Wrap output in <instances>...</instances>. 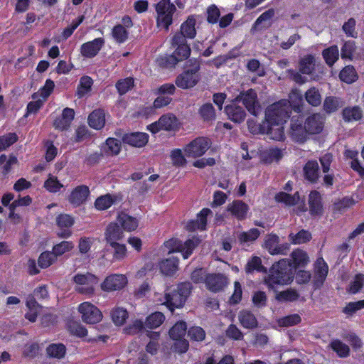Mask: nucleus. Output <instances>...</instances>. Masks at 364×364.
I'll return each instance as SVG.
<instances>
[{"instance_id":"f257e3e1","label":"nucleus","mask_w":364,"mask_h":364,"mask_svg":"<svg viewBox=\"0 0 364 364\" xmlns=\"http://www.w3.org/2000/svg\"><path fill=\"white\" fill-rule=\"evenodd\" d=\"M291 261L282 259L274 264L264 282L269 289L275 291L279 286L289 284L293 279L291 266L294 269L304 267L310 262L307 253L300 249L294 250L291 254Z\"/></svg>"},{"instance_id":"f03ea898","label":"nucleus","mask_w":364,"mask_h":364,"mask_svg":"<svg viewBox=\"0 0 364 364\" xmlns=\"http://www.w3.org/2000/svg\"><path fill=\"white\" fill-rule=\"evenodd\" d=\"M289 102L282 100L268 106L265 109V119L272 128L270 134L273 140L284 139V124L290 117Z\"/></svg>"},{"instance_id":"7ed1b4c3","label":"nucleus","mask_w":364,"mask_h":364,"mask_svg":"<svg viewBox=\"0 0 364 364\" xmlns=\"http://www.w3.org/2000/svg\"><path fill=\"white\" fill-rule=\"evenodd\" d=\"M191 289L190 283H181L178 285L171 294H166L164 299H159L158 301L161 304L166 305L171 311H173L175 308H181L184 305L187 297L190 294Z\"/></svg>"},{"instance_id":"20e7f679","label":"nucleus","mask_w":364,"mask_h":364,"mask_svg":"<svg viewBox=\"0 0 364 364\" xmlns=\"http://www.w3.org/2000/svg\"><path fill=\"white\" fill-rule=\"evenodd\" d=\"M155 9L157 26L168 31L173 22V15L176 11L175 4L170 0H160L156 4Z\"/></svg>"},{"instance_id":"39448f33","label":"nucleus","mask_w":364,"mask_h":364,"mask_svg":"<svg viewBox=\"0 0 364 364\" xmlns=\"http://www.w3.org/2000/svg\"><path fill=\"white\" fill-rule=\"evenodd\" d=\"M211 141L205 136H198L186 144L183 151L188 158L203 156L211 146Z\"/></svg>"},{"instance_id":"423d86ee","label":"nucleus","mask_w":364,"mask_h":364,"mask_svg":"<svg viewBox=\"0 0 364 364\" xmlns=\"http://www.w3.org/2000/svg\"><path fill=\"white\" fill-rule=\"evenodd\" d=\"M73 281L75 284V290L80 294L87 296L94 294L95 287L99 282L97 277L90 273L77 274L73 277Z\"/></svg>"},{"instance_id":"0eeeda50","label":"nucleus","mask_w":364,"mask_h":364,"mask_svg":"<svg viewBox=\"0 0 364 364\" xmlns=\"http://www.w3.org/2000/svg\"><path fill=\"white\" fill-rule=\"evenodd\" d=\"M199 242L200 240L195 237L188 240L184 243L176 239H172L167 241L166 245L170 248L169 252H181L183 257L187 259Z\"/></svg>"},{"instance_id":"6e6552de","label":"nucleus","mask_w":364,"mask_h":364,"mask_svg":"<svg viewBox=\"0 0 364 364\" xmlns=\"http://www.w3.org/2000/svg\"><path fill=\"white\" fill-rule=\"evenodd\" d=\"M77 309L81 314L82 320L87 323L95 324L102 319V314L100 310L90 302L80 304Z\"/></svg>"},{"instance_id":"1a4fd4ad","label":"nucleus","mask_w":364,"mask_h":364,"mask_svg":"<svg viewBox=\"0 0 364 364\" xmlns=\"http://www.w3.org/2000/svg\"><path fill=\"white\" fill-rule=\"evenodd\" d=\"M199 64L195 60L193 68L178 75L176 79V85L182 89H188L196 85L199 80L198 71Z\"/></svg>"},{"instance_id":"9d476101","label":"nucleus","mask_w":364,"mask_h":364,"mask_svg":"<svg viewBox=\"0 0 364 364\" xmlns=\"http://www.w3.org/2000/svg\"><path fill=\"white\" fill-rule=\"evenodd\" d=\"M178 126L176 117L173 114H164L158 121L149 124L147 129L155 134L161 130L171 131L175 129Z\"/></svg>"},{"instance_id":"9b49d317","label":"nucleus","mask_w":364,"mask_h":364,"mask_svg":"<svg viewBox=\"0 0 364 364\" xmlns=\"http://www.w3.org/2000/svg\"><path fill=\"white\" fill-rule=\"evenodd\" d=\"M128 280L122 274H112L107 276L101 284V289L105 291H119L126 287Z\"/></svg>"},{"instance_id":"f8f14e48","label":"nucleus","mask_w":364,"mask_h":364,"mask_svg":"<svg viewBox=\"0 0 364 364\" xmlns=\"http://www.w3.org/2000/svg\"><path fill=\"white\" fill-rule=\"evenodd\" d=\"M239 97L236 98L238 100ZM240 100H241L252 114L257 116L261 112V105L257 100V93L252 89H250L247 91L241 93L240 95Z\"/></svg>"},{"instance_id":"ddd939ff","label":"nucleus","mask_w":364,"mask_h":364,"mask_svg":"<svg viewBox=\"0 0 364 364\" xmlns=\"http://www.w3.org/2000/svg\"><path fill=\"white\" fill-rule=\"evenodd\" d=\"M275 200L279 203H284L287 206L296 205L295 210L297 213L306 210L304 201L301 200L299 194L297 192L294 195L280 192L275 196Z\"/></svg>"},{"instance_id":"4468645a","label":"nucleus","mask_w":364,"mask_h":364,"mask_svg":"<svg viewBox=\"0 0 364 364\" xmlns=\"http://www.w3.org/2000/svg\"><path fill=\"white\" fill-rule=\"evenodd\" d=\"M290 134L295 141L302 143L307 139L310 134L307 131L306 124H303L302 119L297 117L291 119Z\"/></svg>"},{"instance_id":"2eb2a0df","label":"nucleus","mask_w":364,"mask_h":364,"mask_svg":"<svg viewBox=\"0 0 364 364\" xmlns=\"http://www.w3.org/2000/svg\"><path fill=\"white\" fill-rule=\"evenodd\" d=\"M172 45L177 46L171 58L176 61H181L187 58L191 53V49L186 43V40L180 34H175L172 39Z\"/></svg>"},{"instance_id":"dca6fc26","label":"nucleus","mask_w":364,"mask_h":364,"mask_svg":"<svg viewBox=\"0 0 364 364\" xmlns=\"http://www.w3.org/2000/svg\"><path fill=\"white\" fill-rule=\"evenodd\" d=\"M264 247L271 255H284L289 250L287 243L279 244V237L277 235L271 234L266 236Z\"/></svg>"},{"instance_id":"f3484780","label":"nucleus","mask_w":364,"mask_h":364,"mask_svg":"<svg viewBox=\"0 0 364 364\" xmlns=\"http://www.w3.org/2000/svg\"><path fill=\"white\" fill-rule=\"evenodd\" d=\"M104 43L102 38L85 43L80 47V53L85 58H93L99 53Z\"/></svg>"},{"instance_id":"a211bd4d","label":"nucleus","mask_w":364,"mask_h":364,"mask_svg":"<svg viewBox=\"0 0 364 364\" xmlns=\"http://www.w3.org/2000/svg\"><path fill=\"white\" fill-rule=\"evenodd\" d=\"M207 288L212 291L222 290L228 284L226 277L220 274H208L205 279Z\"/></svg>"},{"instance_id":"6ab92c4d","label":"nucleus","mask_w":364,"mask_h":364,"mask_svg":"<svg viewBox=\"0 0 364 364\" xmlns=\"http://www.w3.org/2000/svg\"><path fill=\"white\" fill-rule=\"evenodd\" d=\"M123 142L134 147H143L149 141V135L144 132L126 134L122 138Z\"/></svg>"},{"instance_id":"aec40b11","label":"nucleus","mask_w":364,"mask_h":364,"mask_svg":"<svg viewBox=\"0 0 364 364\" xmlns=\"http://www.w3.org/2000/svg\"><path fill=\"white\" fill-rule=\"evenodd\" d=\"M324 118L320 114H314L308 117L305 121L307 131L311 134L321 132L323 127Z\"/></svg>"},{"instance_id":"412c9836","label":"nucleus","mask_w":364,"mask_h":364,"mask_svg":"<svg viewBox=\"0 0 364 364\" xmlns=\"http://www.w3.org/2000/svg\"><path fill=\"white\" fill-rule=\"evenodd\" d=\"M90 191L86 186L76 187L69 197V201L75 206H79L87 200Z\"/></svg>"},{"instance_id":"4be33fe9","label":"nucleus","mask_w":364,"mask_h":364,"mask_svg":"<svg viewBox=\"0 0 364 364\" xmlns=\"http://www.w3.org/2000/svg\"><path fill=\"white\" fill-rule=\"evenodd\" d=\"M249 210L248 205L242 200H234L227 207V211L238 220H243L246 218Z\"/></svg>"},{"instance_id":"5701e85b","label":"nucleus","mask_w":364,"mask_h":364,"mask_svg":"<svg viewBox=\"0 0 364 364\" xmlns=\"http://www.w3.org/2000/svg\"><path fill=\"white\" fill-rule=\"evenodd\" d=\"M210 213L211 210L210 209H202L198 214L197 219L196 220L190 221L187 224L186 228L191 231L196 230H205L207 224V217Z\"/></svg>"},{"instance_id":"b1692460","label":"nucleus","mask_w":364,"mask_h":364,"mask_svg":"<svg viewBox=\"0 0 364 364\" xmlns=\"http://www.w3.org/2000/svg\"><path fill=\"white\" fill-rule=\"evenodd\" d=\"M247 127L249 131L253 134H266L271 139H273V136L270 134L272 131V128L269 126V124L267 123L266 119L262 122V123H257L253 119H249L247 121Z\"/></svg>"},{"instance_id":"393cba45","label":"nucleus","mask_w":364,"mask_h":364,"mask_svg":"<svg viewBox=\"0 0 364 364\" xmlns=\"http://www.w3.org/2000/svg\"><path fill=\"white\" fill-rule=\"evenodd\" d=\"M26 305L28 311L26 314V318L31 322H35L38 315L41 313L42 307L36 302L35 298L29 295L26 298Z\"/></svg>"},{"instance_id":"a878e982","label":"nucleus","mask_w":364,"mask_h":364,"mask_svg":"<svg viewBox=\"0 0 364 364\" xmlns=\"http://www.w3.org/2000/svg\"><path fill=\"white\" fill-rule=\"evenodd\" d=\"M105 237L108 244L118 242L124 237L123 231L117 223H110L105 231Z\"/></svg>"},{"instance_id":"bb28decb","label":"nucleus","mask_w":364,"mask_h":364,"mask_svg":"<svg viewBox=\"0 0 364 364\" xmlns=\"http://www.w3.org/2000/svg\"><path fill=\"white\" fill-rule=\"evenodd\" d=\"M328 272V267L322 257L318 258L314 264V277L316 282L323 284Z\"/></svg>"},{"instance_id":"cd10ccee","label":"nucleus","mask_w":364,"mask_h":364,"mask_svg":"<svg viewBox=\"0 0 364 364\" xmlns=\"http://www.w3.org/2000/svg\"><path fill=\"white\" fill-rule=\"evenodd\" d=\"M225 112L230 120L237 123L242 122L246 116L244 109L235 104L226 106Z\"/></svg>"},{"instance_id":"c85d7f7f","label":"nucleus","mask_w":364,"mask_h":364,"mask_svg":"<svg viewBox=\"0 0 364 364\" xmlns=\"http://www.w3.org/2000/svg\"><path fill=\"white\" fill-rule=\"evenodd\" d=\"M89 125L95 129H101L105 124V113L102 109L93 111L88 117Z\"/></svg>"},{"instance_id":"c756f323","label":"nucleus","mask_w":364,"mask_h":364,"mask_svg":"<svg viewBox=\"0 0 364 364\" xmlns=\"http://www.w3.org/2000/svg\"><path fill=\"white\" fill-rule=\"evenodd\" d=\"M117 222L126 231L131 232L138 227V220L126 213H121L118 215Z\"/></svg>"},{"instance_id":"7c9ffc66","label":"nucleus","mask_w":364,"mask_h":364,"mask_svg":"<svg viewBox=\"0 0 364 364\" xmlns=\"http://www.w3.org/2000/svg\"><path fill=\"white\" fill-rule=\"evenodd\" d=\"M282 150L277 148H269L263 150L260 154V157L262 161L266 164H271L272 162H277L282 157Z\"/></svg>"},{"instance_id":"2f4dec72","label":"nucleus","mask_w":364,"mask_h":364,"mask_svg":"<svg viewBox=\"0 0 364 364\" xmlns=\"http://www.w3.org/2000/svg\"><path fill=\"white\" fill-rule=\"evenodd\" d=\"M240 324L245 328H255L257 326V321L255 315L249 311H242L238 314Z\"/></svg>"},{"instance_id":"473e14b6","label":"nucleus","mask_w":364,"mask_h":364,"mask_svg":"<svg viewBox=\"0 0 364 364\" xmlns=\"http://www.w3.org/2000/svg\"><path fill=\"white\" fill-rule=\"evenodd\" d=\"M286 100L289 102L290 114L291 113L292 109L297 112L301 111L303 97L299 90H293L289 95V100Z\"/></svg>"},{"instance_id":"72a5a7b5","label":"nucleus","mask_w":364,"mask_h":364,"mask_svg":"<svg viewBox=\"0 0 364 364\" xmlns=\"http://www.w3.org/2000/svg\"><path fill=\"white\" fill-rule=\"evenodd\" d=\"M196 20L193 16H190L181 26V33L182 36L186 38H193L196 34L195 28Z\"/></svg>"},{"instance_id":"f704fd0d","label":"nucleus","mask_w":364,"mask_h":364,"mask_svg":"<svg viewBox=\"0 0 364 364\" xmlns=\"http://www.w3.org/2000/svg\"><path fill=\"white\" fill-rule=\"evenodd\" d=\"M261 232L257 228H251L247 231L239 232L237 237L240 243H252L260 235Z\"/></svg>"},{"instance_id":"c9c22d12","label":"nucleus","mask_w":364,"mask_h":364,"mask_svg":"<svg viewBox=\"0 0 364 364\" xmlns=\"http://www.w3.org/2000/svg\"><path fill=\"white\" fill-rule=\"evenodd\" d=\"M341 55L342 58L350 60L358 58L359 55L357 53L355 43L353 41H346L341 48Z\"/></svg>"},{"instance_id":"e433bc0d","label":"nucleus","mask_w":364,"mask_h":364,"mask_svg":"<svg viewBox=\"0 0 364 364\" xmlns=\"http://www.w3.org/2000/svg\"><path fill=\"white\" fill-rule=\"evenodd\" d=\"M186 155L181 149H173L170 152L171 164L175 167H184L187 164Z\"/></svg>"},{"instance_id":"4c0bfd02","label":"nucleus","mask_w":364,"mask_h":364,"mask_svg":"<svg viewBox=\"0 0 364 364\" xmlns=\"http://www.w3.org/2000/svg\"><path fill=\"white\" fill-rule=\"evenodd\" d=\"M309 204L311 214L318 215L321 213L322 205L321 195L317 191H312L309 194Z\"/></svg>"},{"instance_id":"58836bf2","label":"nucleus","mask_w":364,"mask_h":364,"mask_svg":"<svg viewBox=\"0 0 364 364\" xmlns=\"http://www.w3.org/2000/svg\"><path fill=\"white\" fill-rule=\"evenodd\" d=\"M178 259L174 257L163 260L160 263L161 272L166 275L173 274L178 269Z\"/></svg>"},{"instance_id":"ea45409f","label":"nucleus","mask_w":364,"mask_h":364,"mask_svg":"<svg viewBox=\"0 0 364 364\" xmlns=\"http://www.w3.org/2000/svg\"><path fill=\"white\" fill-rule=\"evenodd\" d=\"M117 200V197L110 194H106L97 198L95 205L97 210H104L111 207Z\"/></svg>"},{"instance_id":"a19ab883","label":"nucleus","mask_w":364,"mask_h":364,"mask_svg":"<svg viewBox=\"0 0 364 364\" xmlns=\"http://www.w3.org/2000/svg\"><path fill=\"white\" fill-rule=\"evenodd\" d=\"M305 177L311 182H315L318 178V165L315 161H309L304 168Z\"/></svg>"},{"instance_id":"79ce46f5","label":"nucleus","mask_w":364,"mask_h":364,"mask_svg":"<svg viewBox=\"0 0 364 364\" xmlns=\"http://www.w3.org/2000/svg\"><path fill=\"white\" fill-rule=\"evenodd\" d=\"M111 317L115 325L122 326L128 318V312L122 307H115L111 311Z\"/></svg>"},{"instance_id":"37998d69","label":"nucleus","mask_w":364,"mask_h":364,"mask_svg":"<svg viewBox=\"0 0 364 364\" xmlns=\"http://www.w3.org/2000/svg\"><path fill=\"white\" fill-rule=\"evenodd\" d=\"M187 331V325L184 321H178L169 330V336L172 340L184 338Z\"/></svg>"},{"instance_id":"c03bdc74","label":"nucleus","mask_w":364,"mask_h":364,"mask_svg":"<svg viewBox=\"0 0 364 364\" xmlns=\"http://www.w3.org/2000/svg\"><path fill=\"white\" fill-rule=\"evenodd\" d=\"M311 239V234L305 230H301L297 233H290L289 241L294 245H301L309 242Z\"/></svg>"},{"instance_id":"a18cd8bd","label":"nucleus","mask_w":364,"mask_h":364,"mask_svg":"<svg viewBox=\"0 0 364 364\" xmlns=\"http://www.w3.org/2000/svg\"><path fill=\"white\" fill-rule=\"evenodd\" d=\"M112 248L114 261H122L127 256V249L125 245L119 242L109 244Z\"/></svg>"},{"instance_id":"49530a36","label":"nucleus","mask_w":364,"mask_h":364,"mask_svg":"<svg viewBox=\"0 0 364 364\" xmlns=\"http://www.w3.org/2000/svg\"><path fill=\"white\" fill-rule=\"evenodd\" d=\"M305 99L306 102L314 107H317L321 103V95L319 90L312 87L309 88L305 93Z\"/></svg>"},{"instance_id":"de8ad7c7","label":"nucleus","mask_w":364,"mask_h":364,"mask_svg":"<svg viewBox=\"0 0 364 364\" xmlns=\"http://www.w3.org/2000/svg\"><path fill=\"white\" fill-rule=\"evenodd\" d=\"M343 102L336 97H327L323 102V109L328 113H332L337 111L343 106Z\"/></svg>"},{"instance_id":"09e8293b","label":"nucleus","mask_w":364,"mask_h":364,"mask_svg":"<svg viewBox=\"0 0 364 364\" xmlns=\"http://www.w3.org/2000/svg\"><path fill=\"white\" fill-rule=\"evenodd\" d=\"M274 14L275 12L273 9H269L268 11L262 14L255 22V27L264 28L269 26Z\"/></svg>"},{"instance_id":"8fccbe9b","label":"nucleus","mask_w":364,"mask_h":364,"mask_svg":"<svg viewBox=\"0 0 364 364\" xmlns=\"http://www.w3.org/2000/svg\"><path fill=\"white\" fill-rule=\"evenodd\" d=\"M74 114H75V112L73 109H70V108L64 109L63 114H62V117L63 118V123L59 124L58 121H55L53 123L54 127L56 129H61V130L67 129L69 127L71 121L73 120V119L74 117Z\"/></svg>"},{"instance_id":"3c124183","label":"nucleus","mask_w":364,"mask_h":364,"mask_svg":"<svg viewBox=\"0 0 364 364\" xmlns=\"http://www.w3.org/2000/svg\"><path fill=\"white\" fill-rule=\"evenodd\" d=\"M314 58L311 55L304 56L299 62V71L303 74L309 75L314 70Z\"/></svg>"},{"instance_id":"603ef678","label":"nucleus","mask_w":364,"mask_h":364,"mask_svg":"<svg viewBox=\"0 0 364 364\" xmlns=\"http://www.w3.org/2000/svg\"><path fill=\"white\" fill-rule=\"evenodd\" d=\"M323 57L325 59L326 63L331 66L338 59L339 50L336 46H331L325 49L323 53Z\"/></svg>"},{"instance_id":"864d4df0","label":"nucleus","mask_w":364,"mask_h":364,"mask_svg":"<svg viewBox=\"0 0 364 364\" xmlns=\"http://www.w3.org/2000/svg\"><path fill=\"white\" fill-rule=\"evenodd\" d=\"M164 320L165 316L162 313L155 312L146 318L145 326L149 328H156L160 326Z\"/></svg>"},{"instance_id":"5fc2aeb1","label":"nucleus","mask_w":364,"mask_h":364,"mask_svg":"<svg viewBox=\"0 0 364 364\" xmlns=\"http://www.w3.org/2000/svg\"><path fill=\"white\" fill-rule=\"evenodd\" d=\"M57 257L52 252H44L41 253L38 257V263L41 268L45 269L55 263Z\"/></svg>"},{"instance_id":"6e6d98bb","label":"nucleus","mask_w":364,"mask_h":364,"mask_svg":"<svg viewBox=\"0 0 364 364\" xmlns=\"http://www.w3.org/2000/svg\"><path fill=\"white\" fill-rule=\"evenodd\" d=\"M330 346L339 357L345 358L349 355L350 348L348 345L339 340H333L331 342Z\"/></svg>"},{"instance_id":"4d7b16f0","label":"nucleus","mask_w":364,"mask_h":364,"mask_svg":"<svg viewBox=\"0 0 364 364\" xmlns=\"http://www.w3.org/2000/svg\"><path fill=\"white\" fill-rule=\"evenodd\" d=\"M343 117L346 121H357L362 117V110L358 107H346L343 110Z\"/></svg>"},{"instance_id":"13d9d810","label":"nucleus","mask_w":364,"mask_h":364,"mask_svg":"<svg viewBox=\"0 0 364 364\" xmlns=\"http://www.w3.org/2000/svg\"><path fill=\"white\" fill-rule=\"evenodd\" d=\"M299 298V294L294 289H287L277 293L275 296L277 301L279 302H291Z\"/></svg>"},{"instance_id":"bf43d9fd","label":"nucleus","mask_w":364,"mask_h":364,"mask_svg":"<svg viewBox=\"0 0 364 364\" xmlns=\"http://www.w3.org/2000/svg\"><path fill=\"white\" fill-rule=\"evenodd\" d=\"M358 154V152L355 150L346 149L345 151L346 157L352 159L350 163L351 168L361 176H364V168L360 166L357 159Z\"/></svg>"},{"instance_id":"052dcab7","label":"nucleus","mask_w":364,"mask_h":364,"mask_svg":"<svg viewBox=\"0 0 364 364\" xmlns=\"http://www.w3.org/2000/svg\"><path fill=\"white\" fill-rule=\"evenodd\" d=\"M92 80L88 76L82 77L80 85L77 87V95L79 97L85 96L91 90Z\"/></svg>"},{"instance_id":"680f3d73","label":"nucleus","mask_w":364,"mask_h":364,"mask_svg":"<svg viewBox=\"0 0 364 364\" xmlns=\"http://www.w3.org/2000/svg\"><path fill=\"white\" fill-rule=\"evenodd\" d=\"M340 79L346 82L352 83L357 79L356 72L353 66L345 67L340 73Z\"/></svg>"},{"instance_id":"e2e57ef3","label":"nucleus","mask_w":364,"mask_h":364,"mask_svg":"<svg viewBox=\"0 0 364 364\" xmlns=\"http://www.w3.org/2000/svg\"><path fill=\"white\" fill-rule=\"evenodd\" d=\"M301 321V316L297 314H294L278 319L277 323L281 327H289L296 325Z\"/></svg>"},{"instance_id":"0e129e2a","label":"nucleus","mask_w":364,"mask_h":364,"mask_svg":"<svg viewBox=\"0 0 364 364\" xmlns=\"http://www.w3.org/2000/svg\"><path fill=\"white\" fill-rule=\"evenodd\" d=\"M54 86L55 85L53 80H47L44 86L37 93L33 95V98L36 99L37 97H40L46 101L53 92Z\"/></svg>"},{"instance_id":"69168bd1","label":"nucleus","mask_w":364,"mask_h":364,"mask_svg":"<svg viewBox=\"0 0 364 364\" xmlns=\"http://www.w3.org/2000/svg\"><path fill=\"white\" fill-rule=\"evenodd\" d=\"M74 247V244L71 241H63L53 247V252L56 257L60 256L66 252H70Z\"/></svg>"},{"instance_id":"338daca9","label":"nucleus","mask_w":364,"mask_h":364,"mask_svg":"<svg viewBox=\"0 0 364 364\" xmlns=\"http://www.w3.org/2000/svg\"><path fill=\"white\" fill-rule=\"evenodd\" d=\"M264 272L265 268L262 265V260L260 257L254 256L247 263L245 266V271L247 273H250L253 271Z\"/></svg>"},{"instance_id":"774afa93","label":"nucleus","mask_w":364,"mask_h":364,"mask_svg":"<svg viewBox=\"0 0 364 364\" xmlns=\"http://www.w3.org/2000/svg\"><path fill=\"white\" fill-rule=\"evenodd\" d=\"M188 336L191 341L200 342L205 338V331L200 326H192L187 331Z\"/></svg>"}]
</instances>
